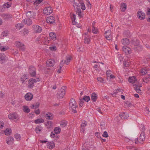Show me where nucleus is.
I'll list each match as a JSON object with an SVG mask.
<instances>
[{
    "mask_svg": "<svg viewBox=\"0 0 150 150\" xmlns=\"http://www.w3.org/2000/svg\"><path fill=\"white\" fill-rule=\"evenodd\" d=\"M74 6L75 8L77 14L80 18L83 17L81 14V8L82 10H84L86 8L84 3L83 1L74 2Z\"/></svg>",
    "mask_w": 150,
    "mask_h": 150,
    "instance_id": "nucleus-1",
    "label": "nucleus"
},
{
    "mask_svg": "<svg viewBox=\"0 0 150 150\" xmlns=\"http://www.w3.org/2000/svg\"><path fill=\"white\" fill-rule=\"evenodd\" d=\"M69 107V108L70 109H71L73 112L75 113L77 112V111L76 110L77 105L75 100L74 99L72 98L70 100Z\"/></svg>",
    "mask_w": 150,
    "mask_h": 150,
    "instance_id": "nucleus-2",
    "label": "nucleus"
},
{
    "mask_svg": "<svg viewBox=\"0 0 150 150\" xmlns=\"http://www.w3.org/2000/svg\"><path fill=\"white\" fill-rule=\"evenodd\" d=\"M65 86H62L61 89L58 91L57 96L58 98L60 99L63 97L65 94Z\"/></svg>",
    "mask_w": 150,
    "mask_h": 150,
    "instance_id": "nucleus-3",
    "label": "nucleus"
},
{
    "mask_svg": "<svg viewBox=\"0 0 150 150\" xmlns=\"http://www.w3.org/2000/svg\"><path fill=\"white\" fill-rule=\"evenodd\" d=\"M40 81L39 78L36 79L31 78L28 81V87L32 88L34 86V83L37 81Z\"/></svg>",
    "mask_w": 150,
    "mask_h": 150,
    "instance_id": "nucleus-4",
    "label": "nucleus"
},
{
    "mask_svg": "<svg viewBox=\"0 0 150 150\" xmlns=\"http://www.w3.org/2000/svg\"><path fill=\"white\" fill-rule=\"evenodd\" d=\"M15 45L16 47L18 48L20 50L22 51L25 50V45L20 42L18 41H16Z\"/></svg>",
    "mask_w": 150,
    "mask_h": 150,
    "instance_id": "nucleus-5",
    "label": "nucleus"
},
{
    "mask_svg": "<svg viewBox=\"0 0 150 150\" xmlns=\"http://www.w3.org/2000/svg\"><path fill=\"white\" fill-rule=\"evenodd\" d=\"M29 72L31 76H35L36 75L35 68L33 66L29 67Z\"/></svg>",
    "mask_w": 150,
    "mask_h": 150,
    "instance_id": "nucleus-6",
    "label": "nucleus"
},
{
    "mask_svg": "<svg viewBox=\"0 0 150 150\" xmlns=\"http://www.w3.org/2000/svg\"><path fill=\"white\" fill-rule=\"evenodd\" d=\"M52 10L50 7L48 6L45 7L43 10V11L45 15H48L52 12Z\"/></svg>",
    "mask_w": 150,
    "mask_h": 150,
    "instance_id": "nucleus-7",
    "label": "nucleus"
},
{
    "mask_svg": "<svg viewBox=\"0 0 150 150\" xmlns=\"http://www.w3.org/2000/svg\"><path fill=\"white\" fill-rule=\"evenodd\" d=\"M26 15L28 18H35L36 16V13L33 11H29L26 13Z\"/></svg>",
    "mask_w": 150,
    "mask_h": 150,
    "instance_id": "nucleus-8",
    "label": "nucleus"
},
{
    "mask_svg": "<svg viewBox=\"0 0 150 150\" xmlns=\"http://www.w3.org/2000/svg\"><path fill=\"white\" fill-rule=\"evenodd\" d=\"M33 29L35 32L38 33H41L42 30V28L38 25H33L32 27Z\"/></svg>",
    "mask_w": 150,
    "mask_h": 150,
    "instance_id": "nucleus-9",
    "label": "nucleus"
},
{
    "mask_svg": "<svg viewBox=\"0 0 150 150\" xmlns=\"http://www.w3.org/2000/svg\"><path fill=\"white\" fill-rule=\"evenodd\" d=\"M145 14L142 11H139L137 12V16L140 20H142L145 18Z\"/></svg>",
    "mask_w": 150,
    "mask_h": 150,
    "instance_id": "nucleus-10",
    "label": "nucleus"
},
{
    "mask_svg": "<svg viewBox=\"0 0 150 150\" xmlns=\"http://www.w3.org/2000/svg\"><path fill=\"white\" fill-rule=\"evenodd\" d=\"M55 63V62L54 59H49L46 62L47 66L52 67H53Z\"/></svg>",
    "mask_w": 150,
    "mask_h": 150,
    "instance_id": "nucleus-11",
    "label": "nucleus"
},
{
    "mask_svg": "<svg viewBox=\"0 0 150 150\" xmlns=\"http://www.w3.org/2000/svg\"><path fill=\"white\" fill-rule=\"evenodd\" d=\"M25 98L27 101H30L33 98V94L30 93L26 94L25 96Z\"/></svg>",
    "mask_w": 150,
    "mask_h": 150,
    "instance_id": "nucleus-12",
    "label": "nucleus"
},
{
    "mask_svg": "<svg viewBox=\"0 0 150 150\" xmlns=\"http://www.w3.org/2000/svg\"><path fill=\"white\" fill-rule=\"evenodd\" d=\"M46 21L48 23L53 24L55 22V18L52 16H50L47 18Z\"/></svg>",
    "mask_w": 150,
    "mask_h": 150,
    "instance_id": "nucleus-13",
    "label": "nucleus"
},
{
    "mask_svg": "<svg viewBox=\"0 0 150 150\" xmlns=\"http://www.w3.org/2000/svg\"><path fill=\"white\" fill-rule=\"evenodd\" d=\"M122 50L126 54H130L131 52L130 48L126 46H123L122 48Z\"/></svg>",
    "mask_w": 150,
    "mask_h": 150,
    "instance_id": "nucleus-14",
    "label": "nucleus"
},
{
    "mask_svg": "<svg viewBox=\"0 0 150 150\" xmlns=\"http://www.w3.org/2000/svg\"><path fill=\"white\" fill-rule=\"evenodd\" d=\"M23 21L24 23L26 25H30L32 23V21L31 20L28 18H25Z\"/></svg>",
    "mask_w": 150,
    "mask_h": 150,
    "instance_id": "nucleus-15",
    "label": "nucleus"
},
{
    "mask_svg": "<svg viewBox=\"0 0 150 150\" xmlns=\"http://www.w3.org/2000/svg\"><path fill=\"white\" fill-rule=\"evenodd\" d=\"M18 116L16 113H13V114H9L8 117L10 119H14L18 118Z\"/></svg>",
    "mask_w": 150,
    "mask_h": 150,
    "instance_id": "nucleus-16",
    "label": "nucleus"
},
{
    "mask_svg": "<svg viewBox=\"0 0 150 150\" xmlns=\"http://www.w3.org/2000/svg\"><path fill=\"white\" fill-rule=\"evenodd\" d=\"M83 146L84 147L83 148L82 150H88V148H92L93 146L91 144H88L87 143H85Z\"/></svg>",
    "mask_w": 150,
    "mask_h": 150,
    "instance_id": "nucleus-17",
    "label": "nucleus"
},
{
    "mask_svg": "<svg viewBox=\"0 0 150 150\" xmlns=\"http://www.w3.org/2000/svg\"><path fill=\"white\" fill-rule=\"evenodd\" d=\"M14 140V139L13 137H7L6 140V143L10 145L11 143L13 142Z\"/></svg>",
    "mask_w": 150,
    "mask_h": 150,
    "instance_id": "nucleus-18",
    "label": "nucleus"
},
{
    "mask_svg": "<svg viewBox=\"0 0 150 150\" xmlns=\"http://www.w3.org/2000/svg\"><path fill=\"white\" fill-rule=\"evenodd\" d=\"M47 147L50 149H52L54 147V144L53 142H49L47 143Z\"/></svg>",
    "mask_w": 150,
    "mask_h": 150,
    "instance_id": "nucleus-19",
    "label": "nucleus"
},
{
    "mask_svg": "<svg viewBox=\"0 0 150 150\" xmlns=\"http://www.w3.org/2000/svg\"><path fill=\"white\" fill-rule=\"evenodd\" d=\"M137 79L134 76L129 77L128 79V81L131 83H134Z\"/></svg>",
    "mask_w": 150,
    "mask_h": 150,
    "instance_id": "nucleus-20",
    "label": "nucleus"
},
{
    "mask_svg": "<svg viewBox=\"0 0 150 150\" xmlns=\"http://www.w3.org/2000/svg\"><path fill=\"white\" fill-rule=\"evenodd\" d=\"M127 8L126 4L124 3H122L121 4L120 8L121 11L122 12L125 11Z\"/></svg>",
    "mask_w": 150,
    "mask_h": 150,
    "instance_id": "nucleus-21",
    "label": "nucleus"
},
{
    "mask_svg": "<svg viewBox=\"0 0 150 150\" xmlns=\"http://www.w3.org/2000/svg\"><path fill=\"white\" fill-rule=\"evenodd\" d=\"M119 116L122 119H126L129 117L127 113L125 112H123L119 114Z\"/></svg>",
    "mask_w": 150,
    "mask_h": 150,
    "instance_id": "nucleus-22",
    "label": "nucleus"
},
{
    "mask_svg": "<svg viewBox=\"0 0 150 150\" xmlns=\"http://www.w3.org/2000/svg\"><path fill=\"white\" fill-rule=\"evenodd\" d=\"M50 37L51 38V39L53 40H56V36L55 33L54 32H51L49 34Z\"/></svg>",
    "mask_w": 150,
    "mask_h": 150,
    "instance_id": "nucleus-23",
    "label": "nucleus"
},
{
    "mask_svg": "<svg viewBox=\"0 0 150 150\" xmlns=\"http://www.w3.org/2000/svg\"><path fill=\"white\" fill-rule=\"evenodd\" d=\"M52 115H53L52 113L50 112H48L45 115V117L47 119L51 120L53 119V117H52Z\"/></svg>",
    "mask_w": 150,
    "mask_h": 150,
    "instance_id": "nucleus-24",
    "label": "nucleus"
},
{
    "mask_svg": "<svg viewBox=\"0 0 150 150\" xmlns=\"http://www.w3.org/2000/svg\"><path fill=\"white\" fill-rule=\"evenodd\" d=\"M91 99L93 101L96 102L97 98V94L95 93H93L91 95Z\"/></svg>",
    "mask_w": 150,
    "mask_h": 150,
    "instance_id": "nucleus-25",
    "label": "nucleus"
},
{
    "mask_svg": "<svg viewBox=\"0 0 150 150\" xmlns=\"http://www.w3.org/2000/svg\"><path fill=\"white\" fill-rule=\"evenodd\" d=\"M121 42L122 44L124 45H128L129 43V40L127 38L122 39Z\"/></svg>",
    "mask_w": 150,
    "mask_h": 150,
    "instance_id": "nucleus-26",
    "label": "nucleus"
},
{
    "mask_svg": "<svg viewBox=\"0 0 150 150\" xmlns=\"http://www.w3.org/2000/svg\"><path fill=\"white\" fill-rule=\"evenodd\" d=\"M2 16L4 18L7 19L11 18L12 17V15L8 14H3Z\"/></svg>",
    "mask_w": 150,
    "mask_h": 150,
    "instance_id": "nucleus-27",
    "label": "nucleus"
},
{
    "mask_svg": "<svg viewBox=\"0 0 150 150\" xmlns=\"http://www.w3.org/2000/svg\"><path fill=\"white\" fill-rule=\"evenodd\" d=\"M71 57L69 55L67 56L66 57V60L64 62L65 63L68 65L69 64V62L71 60Z\"/></svg>",
    "mask_w": 150,
    "mask_h": 150,
    "instance_id": "nucleus-28",
    "label": "nucleus"
},
{
    "mask_svg": "<svg viewBox=\"0 0 150 150\" xmlns=\"http://www.w3.org/2000/svg\"><path fill=\"white\" fill-rule=\"evenodd\" d=\"M61 131V129L59 127H55L54 130V133L56 134L59 133Z\"/></svg>",
    "mask_w": 150,
    "mask_h": 150,
    "instance_id": "nucleus-29",
    "label": "nucleus"
},
{
    "mask_svg": "<svg viewBox=\"0 0 150 150\" xmlns=\"http://www.w3.org/2000/svg\"><path fill=\"white\" fill-rule=\"evenodd\" d=\"M23 110L25 112L27 113H28L30 112V109L27 106H23Z\"/></svg>",
    "mask_w": 150,
    "mask_h": 150,
    "instance_id": "nucleus-30",
    "label": "nucleus"
},
{
    "mask_svg": "<svg viewBox=\"0 0 150 150\" xmlns=\"http://www.w3.org/2000/svg\"><path fill=\"white\" fill-rule=\"evenodd\" d=\"M44 122V120L42 118H39L34 121V122L36 124L43 123Z\"/></svg>",
    "mask_w": 150,
    "mask_h": 150,
    "instance_id": "nucleus-31",
    "label": "nucleus"
},
{
    "mask_svg": "<svg viewBox=\"0 0 150 150\" xmlns=\"http://www.w3.org/2000/svg\"><path fill=\"white\" fill-rule=\"evenodd\" d=\"M40 104V103L38 102L36 103L35 104L33 105L31 107V108L32 109H33L34 108L36 109L39 107Z\"/></svg>",
    "mask_w": 150,
    "mask_h": 150,
    "instance_id": "nucleus-32",
    "label": "nucleus"
},
{
    "mask_svg": "<svg viewBox=\"0 0 150 150\" xmlns=\"http://www.w3.org/2000/svg\"><path fill=\"white\" fill-rule=\"evenodd\" d=\"M139 137H140V139H141L142 140H144L145 137V132H143V131H142L140 134Z\"/></svg>",
    "mask_w": 150,
    "mask_h": 150,
    "instance_id": "nucleus-33",
    "label": "nucleus"
},
{
    "mask_svg": "<svg viewBox=\"0 0 150 150\" xmlns=\"http://www.w3.org/2000/svg\"><path fill=\"white\" fill-rule=\"evenodd\" d=\"M82 99L85 101L88 102L90 100V98L88 96H85Z\"/></svg>",
    "mask_w": 150,
    "mask_h": 150,
    "instance_id": "nucleus-34",
    "label": "nucleus"
},
{
    "mask_svg": "<svg viewBox=\"0 0 150 150\" xmlns=\"http://www.w3.org/2000/svg\"><path fill=\"white\" fill-rule=\"evenodd\" d=\"M23 31L24 35L25 36H26L29 33V30L27 28H24Z\"/></svg>",
    "mask_w": 150,
    "mask_h": 150,
    "instance_id": "nucleus-35",
    "label": "nucleus"
},
{
    "mask_svg": "<svg viewBox=\"0 0 150 150\" xmlns=\"http://www.w3.org/2000/svg\"><path fill=\"white\" fill-rule=\"evenodd\" d=\"M11 133V129H6L4 131L5 134L6 135H10Z\"/></svg>",
    "mask_w": 150,
    "mask_h": 150,
    "instance_id": "nucleus-36",
    "label": "nucleus"
},
{
    "mask_svg": "<svg viewBox=\"0 0 150 150\" xmlns=\"http://www.w3.org/2000/svg\"><path fill=\"white\" fill-rule=\"evenodd\" d=\"M46 125L47 126V127L49 128L52 127V122L50 121H48L47 123L46 124Z\"/></svg>",
    "mask_w": 150,
    "mask_h": 150,
    "instance_id": "nucleus-37",
    "label": "nucleus"
},
{
    "mask_svg": "<svg viewBox=\"0 0 150 150\" xmlns=\"http://www.w3.org/2000/svg\"><path fill=\"white\" fill-rule=\"evenodd\" d=\"M6 56L4 53H0V60H2L5 59Z\"/></svg>",
    "mask_w": 150,
    "mask_h": 150,
    "instance_id": "nucleus-38",
    "label": "nucleus"
},
{
    "mask_svg": "<svg viewBox=\"0 0 150 150\" xmlns=\"http://www.w3.org/2000/svg\"><path fill=\"white\" fill-rule=\"evenodd\" d=\"M76 15L74 14H72V15L71 16V18L72 21V23H73L74 22L75 23V21L76 19Z\"/></svg>",
    "mask_w": 150,
    "mask_h": 150,
    "instance_id": "nucleus-39",
    "label": "nucleus"
},
{
    "mask_svg": "<svg viewBox=\"0 0 150 150\" xmlns=\"http://www.w3.org/2000/svg\"><path fill=\"white\" fill-rule=\"evenodd\" d=\"M15 138L17 140H20L21 138V137L20 134H16L14 135Z\"/></svg>",
    "mask_w": 150,
    "mask_h": 150,
    "instance_id": "nucleus-40",
    "label": "nucleus"
},
{
    "mask_svg": "<svg viewBox=\"0 0 150 150\" xmlns=\"http://www.w3.org/2000/svg\"><path fill=\"white\" fill-rule=\"evenodd\" d=\"M97 79L98 81L100 82L103 83H105V81L102 78L98 77L97 78Z\"/></svg>",
    "mask_w": 150,
    "mask_h": 150,
    "instance_id": "nucleus-41",
    "label": "nucleus"
},
{
    "mask_svg": "<svg viewBox=\"0 0 150 150\" xmlns=\"http://www.w3.org/2000/svg\"><path fill=\"white\" fill-rule=\"evenodd\" d=\"M140 72L143 75H144L147 73V71L144 69H142L140 70Z\"/></svg>",
    "mask_w": 150,
    "mask_h": 150,
    "instance_id": "nucleus-42",
    "label": "nucleus"
},
{
    "mask_svg": "<svg viewBox=\"0 0 150 150\" xmlns=\"http://www.w3.org/2000/svg\"><path fill=\"white\" fill-rule=\"evenodd\" d=\"M23 27V25L21 24H18L16 25V28L20 30Z\"/></svg>",
    "mask_w": 150,
    "mask_h": 150,
    "instance_id": "nucleus-43",
    "label": "nucleus"
},
{
    "mask_svg": "<svg viewBox=\"0 0 150 150\" xmlns=\"http://www.w3.org/2000/svg\"><path fill=\"white\" fill-rule=\"evenodd\" d=\"M83 103L84 102L83 101V99H81V98L80 99L79 103V107H82L83 105Z\"/></svg>",
    "mask_w": 150,
    "mask_h": 150,
    "instance_id": "nucleus-44",
    "label": "nucleus"
},
{
    "mask_svg": "<svg viewBox=\"0 0 150 150\" xmlns=\"http://www.w3.org/2000/svg\"><path fill=\"white\" fill-rule=\"evenodd\" d=\"M139 141H138V139L136 138L135 140V143L136 144H138L139 142L141 143L144 140H142L141 139H140V137H139Z\"/></svg>",
    "mask_w": 150,
    "mask_h": 150,
    "instance_id": "nucleus-45",
    "label": "nucleus"
},
{
    "mask_svg": "<svg viewBox=\"0 0 150 150\" xmlns=\"http://www.w3.org/2000/svg\"><path fill=\"white\" fill-rule=\"evenodd\" d=\"M123 64L124 66L126 67H128L129 65V62H128L125 61H124Z\"/></svg>",
    "mask_w": 150,
    "mask_h": 150,
    "instance_id": "nucleus-46",
    "label": "nucleus"
},
{
    "mask_svg": "<svg viewBox=\"0 0 150 150\" xmlns=\"http://www.w3.org/2000/svg\"><path fill=\"white\" fill-rule=\"evenodd\" d=\"M43 0H36L34 3L35 5L41 3Z\"/></svg>",
    "mask_w": 150,
    "mask_h": 150,
    "instance_id": "nucleus-47",
    "label": "nucleus"
},
{
    "mask_svg": "<svg viewBox=\"0 0 150 150\" xmlns=\"http://www.w3.org/2000/svg\"><path fill=\"white\" fill-rule=\"evenodd\" d=\"M90 41V39L89 38H86L84 39V42L85 43L88 44Z\"/></svg>",
    "mask_w": 150,
    "mask_h": 150,
    "instance_id": "nucleus-48",
    "label": "nucleus"
},
{
    "mask_svg": "<svg viewBox=\"0 0 150 150\" xmlns=\"http://www.w3.org/2000/svg\"><path fill=\"white\" fill-rule=\"evenodd\" d=\"M67 123L66 122H62L60 123V125L62 127H64L67 125Z\"/></svg>",
    "mask_w": 150,
    "mask_h": 150,
    "instance_id": "nucleus-49",
    "label": "nucleus"
},
{
    "mask_svg": "<svg viewBox=\"0 0 150 150\" xmlns=\"http://www.w3.org/2000/svg\"><path fill=\"white\" fill-rule=\"evenodd\" d=\"M133 44L135 46H137V47L139 45V42L138 40H136V41H134Z\"/></svg>",
    "mask_w": 150,
    "mask_h": 150,
    "instance_id": "nucleus-50",
    "label": "nucleus"
},
{
    "mask_svg": "<svg viewBox=\"0 0 150 150\" xmlns=\"http://www.w3.org/2000/svg\"><path fill=\"white\" fill-rule=\"evenodd\" d=\"M42 128L41 127V126L40 125H38V126H37L35 128V131L36 132V133H38V129H42Z\"/></svg>",
    "mask_w": 150,
    "mask_h": 150,
    "instance_id": "nucleus-51",
    "label": "nucleus"
},
{
    "mask_svg": "<svg viewBox=\"0 0 150 150\" xmlns=\"http://www.w3.org/2000/svg\"><path fill=\"white\" fill-rule=\"evenodd\" d=\"M125 106H128L129 107H130L132 105V104L131 103L129 102L128 101H127L125 103Z\"/></svg>",
    "mask_w": 150,
    "mask_h": 150,
    "instance_id": "nucleus-52",
    "label": "nucleus"
},
{
    "mask_svg": "<svg viewBox=\"0 0 150 150\" xmlns=\"http://www.w3.org/2000/svg\"><path fill=\"white\" fill-rule=\"evenodd\" d=\"M102 136L103 137H107L108 136V133L106 131L104 132Z\"/></svg>",
    "mask_w": 150,
    "mask_h": 150,
    "instance_id": "nucleus-53",
    "label": "nucleus"
},
{
    "mask_svg": "<svg viewBox=\"0 0 150 150\" xmlns=\"http://www.w3.org/2000/svg\"><path fill=\"white\" fill-rule=\"evenodd\" d=\"M92 32L93 33L95 34H97L98 32L97 29H95V28L94 27H93Z\"/></svg>",
    "mask_w": 150,
    "mask_h": 150,
    "instance_id": "nucleus-54",
    "label": "nucleus"
},
{
    "mask_svg": "<svg viewBox=\"0 0 150 150\" xmlns=\"http://www.w3.org/2000/svg\"><path fill=\"white\" fill-rule=\"evenodd\" d=\"M27 79V77L25 75V74L24 75H23L22 77L21 78V81H24L25 80H26Z\"/></svg>",
    "mask_w": 150,
    "mask_h": 150,
    "instance_id": "nucleus-55",
    "label": "nucleus"
},
{
    "mask_svg": "<svg viewBox=\"0 0 150 150\" xmlns=\"http://www.w3.org/2000/svg\"><path fill=\"white\" fill-rule=\"evenodd\" d=\"M111 34V31L110 30H108L107 31L105 32V35H110Z\"/></svg>",
    "mask_w": 150,
    "mask_h": 150,
    "instance_id": "nucleus-56",
    "label": "nucleus"
},
{
    "mask_svg": "<svg viewBox=\"0 0 150 150\" xmlns=\"http://www.w3.org/2000/svg\"><path fill=\"white\" fill-rule=\"evenodd\" d=\"M7 48L4 47L3 46H1L0 47V50L2 51H4L7 50Z\"/></svg>",
    "mask_w": 150,
    "mask_h": 150,
    "instance_id": "nucleus-57",
    "label": "nucleus"
},
{
    "mask_svg": "<svg viewBox=\"0 0 150 150\" xmlns=\"http://www.w3.org/2000/svg\"><path fill=\"white\" fill-rule=\"evenodd\" d=\"M84 122H82L81 124V126L82 127H84L86 126L87 123L86 122L84 121Z\"/></svg>",
    "mask_w": 150,
    "mask_h": 150,
    "instance_id": "nucleus-58",
    "label": "nucleus"
},
{
    "mask_svg": "<svg viewBox=\"0 0 150 150\" xmlns=\"http://www.w3.org/2000/svg\"><path fill=\"white\" fill-rule=\"evenodd\" d=\"M4 123L2 121H0V129H2L3 127Z\"/></svg>",
    "mask_w": 150,
    "mask_h": 150,
    "instance_id": "nucleus-59",
    "label": "nucleus"
},
{
    "mask_svg": "<svg viewBox=\"0 0 150 150\" xmlns=\"http://www.w3.org/2000/svg\"><path fill=\"white\" fill-rule=\"evenodd\" d=\"M49 48L52 51H55L56 50V47L55 46L50 47Z\"/></svg>",
    "mask_w": 150,
    "mask_h": 150,
    "instance_id": "nucleus-60",
    "label": "nucleus"
},
{
    "mask_svg": "<svg viewBox=\"0 0 150 150\" xmlns=\"http://www.w3.org/2000/svg\"><path fill=\"white\" fill-rule=\"evenodd\" d=\"M106 39L108 40H110L111 39V35H105Z\"/></svg>",
    "mask_w": 150,
    "mask_h": 150,
    "instance_id": "nucleus-61",
    "label": "nucleus"
},
{
    "mask_svg": "<svg viewBox=\"0 0 150 150\" xmlns=\"http://www.w3.org/2000/svg\"><path fill=\"white\" fill-rule=\"evenodd\" d=\"M136 48L139 51L141 50L142 49V46L140 45H139Z\"/></svg>",
    "mask_w": 150,
    "mask_h": 150,
    "instance_id": "nucleus-62",
    "label": "nucleus"
},
{
    "mask_svg": "<svg viewBox=\"0 0 150 150\" xmlns=\"http://www.w3.org/2000/svg\"><path fill=\"white\" fill-rule=\"evenodd\" d=\"M35 113L37 115L39 114L40 112V110L39 109L35 111Z\"/></svg>",
    "mask_w": 150,
    "mask_h": 150,
    "instance_id": "nucleus-63",
    "label": "nucleus"
},
{
    "mask_svg": "<svg viewBox=\"0 0 150 150\" xmlns=\"http://www.w3.org/2000/svg\"><path fill=\"white\" fill-rule=\"evenodd\" d=\"M88 7V9H91V5L90 2H88L87 4Z\"/></svg>",
    "mask_w": 150,
    "mask_h": 150,
    "instance_id": "nucleus-64",
    "label": "nucleus"
}]
</instances>
